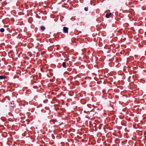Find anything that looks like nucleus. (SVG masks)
Masks as SVG:
<instances>
[{"mask_svg": "<svg viewBox=\"0 0 146 146\" xmlns=\"http://www.w3.org/2000/svg\"><path fill=\"white\" fill-rule=\"evenodd\" d=\"M111 15V13H110L108 14H107L106 15V16L107 18H109V16H110Z\"/></svg>", "mask_w": 146, "mask_h": 146, "instance_id": "nucleus-3", "label": "nucleus"}, {"mask_svg": "<svg viewBox=\"0 0 146 146\" xmlns=\"http://www.w3.org/2000/svg\"><path fill=\"white\" fill-rule=\"evenodd\" d=\"M6 76H0V79H3L6 78Z\"/></svg>", "mask_w": 146, "mask_h": 146, "instance_id": "nucleus-4", "label": "nucleus"}, {"mask_svg": "<svg viewBox=\"0 0 146 146\" xmlns=\"http://www.w3.org/2000/svg\"><path fill=\"white\" fill-rule=\"evenodd\" d=\"M62 65L64 68H66L67 67L66 63L65 62H63Z\"/></svg>", "mask_w": 146, "mask_h": 146, "instance_id": "nucleus-2", "label": "nucleus"}, {"mask_svg": "<svg viewBox=\"0 0 146 146\" xmlns=\"http://www.w3.org/2000/svg\"><path fill=\"white\" fill-rule=\"evenodd\" d=\"M53 121H54V123H55V122H57V120L56 119H54L53 120Z\"/></svg>", "mask_w": 146, "mask_h": 146, "instance_id": "nucleus-8", "label": "nucleus"}, {"mask_svg": "<svg viewBox=\"0 0 146 146\" xmlns=\"http://www.w3.org/2000/svg\"><path fill=\"white\" fill-rule=\"evenodd\" d=\"M123 38L122 39V38H121V40L122 39L123 40H125V37H123Z\"/></svg>", "mask_w": 146, "mask_h": 146, "instance_id": "nucleus-9", "label": "nucleus"}, {"mask_svg": "<svg viewBox=\"0 0 146 146\" xmlns=\"http://www.w3.org/2000/svg\"><path fill=\"white\" fill-rule=\"evenodd\" d=\"M45 29V28L43 26H42L40 27V29L42 31H44Z\"/></svg>", "mask_w": 146, "mask_h": 146, "instance_id": "nucleus-5", "label": "nucleus"}, {"mask_svg": "<svg viewBox=\"0 0 146 146\" xmlns=\"http://www.w3.org/2000/svg\"><path fill=\"white\" fill-rule=\"evenodd\" d=\"M68 28L66 27H64L63 28V31L65 33H67L68 31Z\"/></svg>", "mask_w": 146, "mask_h": 146, "instance_id": "nucleus-1", "label": "nucleus"}, {"mask_svg": "<svg viewBox=\"0 0 146 146\" xmlns=\"http://www.w3.org/2000/svg\"><path fill=\"white\" fill-rule=\"evenodd\" d=\"M5 30L3 28H1L0 29V31L1 32H3Z\"/></svg>", "mask_w": 146, "mask_h": 146, "instance_id": "nucleus-6", "label": "nucleus"}, {"mask_svg": "<svg viewBox=\"0 0 146 146\" xmlns=\"http://www.w3.org/2000/svg\"><path fill=\"white\" fill-rule=\"evenodd\" d=\"M84 10L85 11H88V7H85L84 8Z\"/></svg>", "mask_w": 146, "mask_h": 146, "instance_id": "nucleus-7", "label": "nucleus"}]
</instances>
